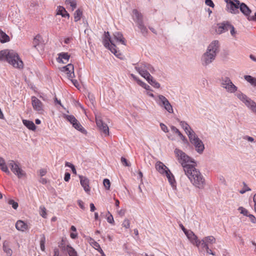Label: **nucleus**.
Here are the masks:
<instances>
[{
    "label": "nucleus",
    "mask_w": 256,
    "mask_h": 256,
    "mask_svg": "<svg viewBox=\"0 0 256 256\" xmlns=\"http://www.w3.org/2000/svg\"><path fill=\"white\" fill-rule=\"evenodd\" d=\"M80 180V183L82 186L83 187L86 192H88L90 191V188L89 186V180L82 176H79Z\"/></svg>",
    "instance_id": "nucleus-16"
},
{
    "label": "nucleus",
    "mask_w": 256,
    "mask_h": 256,
    "mask_svg": "<svg viewBox=\"0 0 256 256\" xmlns=\"http://www.w3.org/2000/svg\"><path fill=\"white\" fill-rule=\"evenodd\" d=\"M107 221L108 222L114 224V220L113 216L112 214H110L106 218Z\"/></svg>",
    "instance_id": "nucleus-55"
},
{
    "label": "nucleus",
    "mask_w": 256,
    "mask_h": 256,
    "mask_svg": "<svg viewBox=\"0 0 256 256\" xmlns=\"http://www.w3.org/2000/svg\"><path fill=\"white\" fill-rule=\"evenodd\" d=\"M65 3L67 5H70L72 10H74L76 7V0H66Z\"/></svg>",
    "instance_id": "nucleus-36"
},
{
    "label": "nucleus",
    "mask_w": 256,
    "mask_h": 256,
    "mask_svg": "<svg viewBox=\"0 0 256 256\" xmlns=\"http://www.w3.org/2000/svg\"><path fill=\"white\" fill-rule=\"evenodd\" d=\"M229 26H230V22L225 21L218 24L216 28V32L218 34H222L229 30Z\"/></svg>",
    "instance_id": "nucleus-13"
},
{
    "label": "nucleus",
    "mask_w": 256,
    "mask_h": 256,
    "mask_svg": "<svg viewBox=\"0 0 256 256\" xmlns=\"http://www.w3.org/2000/svg\"><path fill=\"white\" fill-rule=\"evenodd\" d=\"M31 99L34 109L38 112H42L43 111V104L42 102L34 96H32Z\"/></svg>",
    "instance_id": "nucleus-12"
},
{
    "label": "nucleus",
    "mask_w": 256,
    "mask_h": 256,
    "mask_svg": "<svg viewBox=\"0 0 256 256\" xmlns=\"http://www.w3.org/2000/svg\"><path fill=\"white\" fill-rule=\"evenodd\" d=\"M92 246H94V248L98 250L99 252H102V249L101 248L100 244L96 242H94L92 244Z\"/></svg>",
    "instance_id": "nucleus-47"
},
{
    "label": "nucleus",
    "mask_w": 256,
    "mask_h": 256,
    "mask_svg": "<svg viewBox=\"0 0 256 256\" xmlns=\"http://www.w3.org/2000/svg\"><path fill=\"white\" fill-rule=\"evenodd\" d=\"M156 104L161 108H164L169 114H172L174 110L172 106L168 100L162 94H158L154 98Z\"/></svg>",
    "instance_id": "nucleus-6"
},
{
    "label": "nucleus",
    "mask_w": 256,
    "mask_h": 256,
    "mask_svg": "<svg viewBox=\"0 0 256 256\" xmlns=\"http://www.w3.org/2000/svg\"><path fill=\"white\" fill-rule=\"evenodd\" d=\"M65 165L66 166H68L72 169V172L74 174H76V170L73 164L68 162H66Z\"/></svg>",
    "instance_id": "nucleus-43"
},
{
    "label": "nucleus",
    "mask_w": 256,
    "mask_h": 256,
    "mask_svg": "<svg viewBox=\"0 0 256 256\" xmlns=\"http://www.w3.org/2000/svg\"><path fill=\"white\" fill-rule=\"evenodd\" d=\"M180 124L184 130L188 137H189L190 136V134H192H192L195 133V132L192 130V129L186 122L184 121H180Z\"/></svg>",
    "instance_id": "nucleus-17"
},
{
    "label": "nucleus",
    "mask_w": 256,
    "mask_h": 256,
    "mask_svg": "<svg viewBox=\"0 0 256 256\" xmlns=\"http://www.w3.org/2000/svg\"><path fill=\"white\" fill-rule=\"evenodd\" d=\"M138 28L140 30L141 32L143 34H146L148 32V29L146 26L144 25V22L138 24Z\"/></svg>",
    "instance_id": "nucleus-37"
},
{
    "label": "nucleus",
    "mask_w": 256,
    "mask_h": 256,
    "mask_svg": "<svg viewBox=\"0 0 256 256\" xmlns=\"http://www.w3.org/2000/svg\"><path fill=\"white\" fill-rule=\"evenodd\" d=\"M240 12L248 18L250 16V14L252 12L250 8L244 3H240Z\"/></svg>",
    "instance_id": "nucleus-20"
},
{
    "label": "nucleus",
    "mask_w": 256,
    "mask_h": 256,
    "mask_svg": "<svg viewBox=\"0 0 256 256\" xmlns=\"http://www.w3.org/2000/svg\"><path fill=\"white\" fill-rule=\"evenodd\" d=\"M186 236L190 240L192 244L195 240H196L198 236L192 231L189 230L188 232L186 233Z\"/></svg>",
    "instance_id": "nucleus-28"
},
{
    "label": "nucleus",
    "mask_w": 256,
    "mask_h": 256,
    "mask_svg": "<svg viewBox=\"0 0 256 256\" xmlns=\"http://www.w3.org/2000/svg\"><path fill=\"white\" fill-rule=\"evenodd\" d=\"M220 42L218 40L211 42L208 46L206 52L201 58V63L203 66H208L214 60L220 51Z\"/></svg>",
    "instance_id": "nucleus-3"
},
{
    "label": "nucleus",
    "mask_w": 256,
    "mask_h": 256,
    "mask_svg": "<svg viewBox=\"0 0 256 256\" xmlns=\"http://www.w3.org/2000/svg\"><path fill=\"white\" fill-rule=\"evenodd\" d=\"M103 184L106 189L108 190L110 188V182L109 180L105 178L104 180Z\"/></svg>",
    "instance_id": "nucleus-45"
},
{
    "label": "nucleus",
    "mask_w": 256,
    "mask_h": 256,
    "mask_svg": "<svg viewBox=\"0 0 256 256\" xmlns=\"http://www.w3.org/2000/svg\"><path fill=\"white\" fill-rule=\"evenodd\" d=\"M57 14L61 15L62 17H69L70 16L65 8L61 6H58Z\"/></svg>",
    "instance_id": "nucleus-31"
},
{
    "label": "nucleus",
    "mask_w": 256,
    "mask_h": 256,
    "mask_svg": "<svg viewBox=\"0 0 256 256\" xmlns=\"http://www.w3.org/2000/svg\"><path fill=\"white\" fill-rule=\"evenodd\" d=\"M250 190H251L250 188L247 186V185L245 183H244V188L242 190H240V192L242 194H243L245 193L246 192L250 191Z\"/></svg>",
    "instance_id": "nucleus-52"
},
{
    "label": "nucleus",
    "mask_w": 256,
    "mask_h": 256,
    "mask_svg": "<svg viewBox=\"0 0 256 256\" xmlns=\"http://www.w3.org/2000/svg\"><path fill=\"white\" fill-rule=\"evenodd\" d=\"M42 40V37L40 35H37L34 38L33 40V44L34 46L36 48L37 46L39 44V43Z\"/></svg>",
    "instance_id": "nucleus-40"
},
{
    "label": "nucleus",
    "mask_w": 256,
    "mask_h": 256,
    "mask_svg": "<svg viewBox=\"0 0 256 256\" xmlns=\"http://www.w3.org/2000/svg\"><path fill=\"white\" fill-rule=\"evenodd\" d=\"M178 135L179 136L181 140L184 143L188 142V140L180 132L179 134H178Z\"/></svg>",
    "instance_id": "nucleus-56"
},
{
    "label": "nucleus",
    "mask_w": 256,
    "mask_h": 256,
    "mask_svg": "<svg viewBox=\"0 0 256 256\" xmlns=\"http://www.w3.org/2000/svg\"><path fill=\"white\" fill-rule=\"evenodd\" d=\"M244 140H247L248 142H254V138L252 137H251V136H244Z\"/></svg>",
    "instance_id": "nucleus-62"
},
{
    "label": "nucleus",
    "mask_w": 256,
    "mask_h": 256,
    "mask_svg": "<svg viewBox=\"0 0 256 256\" xmlns=\"http://www.w3.org/2000/svg\"><path fill=\"white\" fill-rule=\"evenodd\" d=\"M78 206H80V207L82 209V210H84L85 209V207L84 206V203L81 200H78Z\"/></svg>",
    "instance_id": "nucleus-63"
},
{
    "label": "nucleus",
    "mask_w": 256,
    "mask_h": 256,
    "mask_svg": "<svg viewBox=\"0 0 256 256\" xmlns=\"http://www.w3.org/2000/svg\"><path fill=\"white\" fill-rule=\"evenodd\" d=\"M100 130H102L103 133L106 135L108 136L109 134V128L107 124H104L102 128H99Z\"/></svg>",
    "instance_id": "nucleus-41"
},
{
    "label": "nucleus",
    "mask_w": 256,
    "mask_h": 256,
    "mask_svg": "<svg viewBox=\"0 0 256 256\" xmlns=\"http://www.w3.org/2000/svg\"><path fill=\"white\" fill-rule=\"evenodd\" d=\"M248 20L249 21H256V12L254 14V16H248Z\"/></svg>",
    "instance_id": "nucleus-64"
},
{
    "label": "nucleus",
    "mask_w": 256,
    "mask_h": 256,
    "mask_svg": "<svg viewBox=\"0 0 256 256\" xmlns=\"http://www.w3.org/2000/svg\"><path fill=\"white\" fill-rule=\"evenodd\" d=\"M238 210L242 214H243L244 216H248V211L243 207H240L238 208Z\"/></svg>",
    "instance_id": "nucleus-48"
},
{
    "label": "nucleus",
    "mask_w": 256,
    "mask_h": 256,
    "mask_svg": "<svg viewBox=\"0 0 256 256\" xmlns=\"http://www.w3.org/2000/svg\"><path fill=\"white\" fill-rule=\"evenodd\" d=\"M170 129L172 132L176 134H177L180 132L176 126H170Z\"/></svg>",
    "instance_id": "nucleus-60"
},
{
    "label": "nucleus",
    "mask_w": 256,
    "mask_h": 256,
    "mask_svg": "<svg viewBox=\"0 0 256 256\" xmlns=\"http://www.w3.org/2000/svg\"><path fill=\"white\" fill-rule=\"evenodd\" d=\"M227 5L228 11L233 14H238L239 13L238 8L240 2L238 0H224Z\"/></svg>",
    "instance_id": "nucleus-10"
},
{
    "label": "nucleus",
    "mask_w": 256,
    "mask_h": 256,
    "mask_svg": "<svg viewBox=\"0 0 256 256\" xmlns=\"http://www.w3.org/2000/svg\"><path fill=\"white\" fill-rule=\"evenodd\" d=\"M69 256H78L77 252L71 246L68 245L66 248Z\"/></svg>",
    "instance_id": "nucleus-32"
},
{
    "label": "nucleus",
    "mask_w": 256,
    "mask_h": 256,
    "mask_svg": "<svg viewBox=\"0 0 256 256\" xmlns=\"http://www.w3.org/2000/svg\"><path fill=\"white\" fill-rule=\"evenodd\" d=\"M146 80L149 82L151 85L153 84V83L156 82L154 80L152 76L150 74V77L148 78H144Z\"/></svg>",
    "instance_id": "nucleus-57"
},
{
    "label": "nucleus",
    "mask_w": 256,
    "mask_h": 256,
    "mask_svg": "<svg viewBox=\"0 0 256 256\" xmlns=\"http://www.w3.org/2000/svg\"><path fill=\"white\" fill-rule=\"evenodd\" d=\"M190 135L188 137L190 142L194 146L198 154H202L204 150V146L203 142L198 138L196 133Z\"/></svg>",
    "instance_id": "nucleus-7"
},
{
    "label": "nucleus",
    "mask_w": 256,
    "mask_h": 256,
    "mask_svg": "<svg viewBox=\"0 0 256 256\" xmlns=\"http://www.w3.org/2000/svg\"><path fill=\"white\" fill-rule=\"evenodd\" d=\"M221 86L230 94H234V96L242 102L252 112L256 114V102L241 91L238 90L231 80L227 76L222 77L220 80Z\"/></svg>",
    "instance_id": "nucleus-1"
},
{
    "label": "nucleus",
    "mask_w": 256,
    "mask_h": 256,
    "mask_svg": "<svg viewBox=\"0 0 256 256\" xmlns=\"http://www.w3.org/2000/svg\"><path fill=\"white\" fill-rule=\"evenodd\" d=\"M6 60L15 68L23 67V62L18 54L13 50H4L0 51V61Z\"/></svg>",
    "instance_id": "nucleus-4"
},
{
    "label": "nucleus",
    "mask_w": 256,
    "mask_h": 256,
    "mask_svg": "<svg viewBox=\"0 0 256 256\" xmlns=\"http://www.w3.org/2000/svg\"><path fill=\"white\" fill-rule=\"evenodd\" d=\"M103 44L104 46L108 48L115 56H118L119 51L117 50L116 46L114 44V41L110 37V33L108 32H104V38L103 40Z\"/></svg>",
    "instance_id": "nucleus-9"
},
{
    "label": "nucleus",
    "mask_w": 256,
    "mask_h": 256,
    "mask_svg": "<svg viewBox=\"0 0 256 256\" xmlns=\"http://www.w3.org/2000/svg\"><path fill=\"white\" fill-rule=\"evenodd\" d=\"M174 154L178 162L181 164L184 171L186 170L190 167L195 164L194 159L189 156L181 150L176 148Z\"/></svg>",
    "instance_id": "nucleus-5"
},
{
    "label": "nucleus",
    "mask_w": 256,
    "mask_h": 256,
    "mask_svg": "<svg viewBox=\"0 0 256 256\" xmlns=\"http://www.w3.org/2000/svg\"><path fill=\"white\" fill-rule=\"evenodd\" d=\"M8 166L13 173L16 175L18 178H22L25 176L24 172L14 160H9Z\"/></svg>",
    "instance_id": "nucleus-11"
},
{
    "label": "nucleus",
    "mask_w": 256,
    "mask_h": 256,
    "mask_svg": "<svg viewBox=\"0 0 256 256\" xmlns=\"http://www.w3.org/2000/svg\"><path fill=\"white\" fill-rule=\"evenodd\" d=\"M166 176L168 179V180L172 186H175L176 180L174 175L170 172V170H168L166 173L164 174Z\"/></svg>",
    "instance_id": "nucleus-27"
},
{
    "label": "nucleus",
    "mask_w": 256,
    "mask_h": 256,
    "mask_svg": "<svg viewBox=\"0 0 256 256\" xmlns=\"http://www.w3.org/2000/svg\"><path fill=\"white\" fill-rule=\"evenodd\" d=\"M122 226L123 227L126 228H129L130 227V222L128 218H125L123 221L122 224Z\"/></svg>",
    "instance_id": "nucleus-46"
},
{
    "label": "nucleus",
    "mask_w": 256,
    "mask_h": 256,
    "mask_svg": "<svg viewBox=\"0 0 256 256\" xmlns=\"http://www.w3.org/2000/svg\"><path fill=\"white\" fill-rule=\"evenodd\" d=\"M229 30H230V32L231 35L232 36L235 37L236 32L235 30V28H234V26L232 25L231 24H230V26H229Z\"/></svg>",
    "instance_id": "nucleus-49"
},
{
    "label": "nucleus",
    "mask_w": 256,
    "mask_h": 256,
    "mask_svg": "<svg viewBox=\"0 0 256 256\" xmlns=\"http://www.w3.org/2000/svg\"><path fill=\"white\" fill-rule=\"evenodd\" d=\"M138 84L144 88V89H146L147 90H150V86L144 83V82H142V80H138Z\"/></svg>",
    "instance_id": "nucleus-44"
},
{
    "label": "nucleus",
    "mask_w": 256,
    "mask_h": 256,
    "mask_svg": "<svg viewBox=\"0 0 256 256\" xmlns=\"http://www.w3.org/2000/svg\"><path fill=\"white\" fill-rule=\"evenodd\" d=\"M72 126L77 130L84 133L86 132L85 130L82 128V126L76 120V122H74L72 124Z\"/></svg>",
    "instance_id": "nucleus-34"
},
{
    "label": "nucleus",
    "mask_w": 256,
    "mask_h": 256,
    "mask_svg": "<svg viewBox=\"0 0 256 256\" xmlns=\"http://www.w3.org/2000/svg\"><path fill=\"white\" fill-rule=\"evenodd\" d=\"M205 4L211 8H213L214 7V4L212 0H205Z\"/></svg>",
    "instance_id": "nucleus-53"
},
{
    "label": "nucleus",
    "mask_w": 256,
    "mask_h": 256,
    "mask_svg": "<svg viewBox=\"0 0 256 256\" xmlns=\"http://www.w3.org/2000/svg\"><path fill=\"white\" fill-rule=\"evenodd\" d=\"M70 58V56L67 52H62L58 54V59L59 62H62L64 64L67 62Z\"/></svg>",
    "instance_id": "nucleus-23"
},
{
    "label": "nucleus",
    "mask_w": 256,
    "mask_h": 256,
    "mask_svg": "<svg viewBox=\"0 0 256 256\" xmlns=\"http://www.w3.org/2000/svg\"><path fill=\"white\" fill-rule=\"evenodd\" d=\"M0 41L2 43L10 41L9 36L0 29Z\"/></svg>",
    "instance_id": "nucleus-30"
},
{
    "label": "nucleus",
    "mask_w": 256,
    "mask_h": 256,
    "mask_svg": "<svg viewBox=\"0 0 256 256\" xmlns=\"http://www.w3.org/2000/svg\"><path fill=\"white\" fill-rule=\"evenodd\" d=\"M46 242V238L44 234H42L40 236V249L42 251H44L45 250V244Z\"/></svg>",
    "instance_id": "nucleus-38"
},
{
    "label": "nucleus",
    "mask_w": 256,
    "mask_h": 256,
    "mask_svg": "<svg viewBox=\"0 0 256 256\" xmlns=\"http://www.w3.org/2000/svg\"><path fill=\"white\" fill-rule=\"evenodd\" d=\"M62 70L64 72L68 78H72L74 77V66L73 64H69L62 68Z\"/></svg>",
    "instance_id": "nucleus-14"
},
{
    "label": "nucleus",
    "mask_w": 256,
    "mask_h": 256,
    "mask_svg": "<svg viewBox=\"0 0 256 256\" xmlns=\"http://www.w3.org/2000/svg\"><path fill=\"white\" fill-rule=\"evenodd\" d=\"M184 174L190 180L192 185L200 190H202L206 186V180L195 164L184 171Z\"/></svg>",
    "instance_id": "nucleus-2"
},
{
    "label": "nucleus",
    "mask_w": 256,
    "mask_h": 256,
    "mask_svg": "<svg viewBox=\"0 0 256 256\" xmlns=\"http://www.w3.org/2000/svg\"><path fill=\"white\" fill-rule=\"evenodd\" d=\"M156 170L161 174H165L170 170L162 162H158L156 164Z\"/></svg>",
    "instance_id": "nucleus-18"
},
{
    "label": "nucleus",
    "mask_w": 256,
    "mask_h": 256,
    "mask_svg": "<svg viewBox=\"0 0 256 256\" xmlns=\"http://www.w3.org/2000/svg\"><path fill=\"white\" fill-rule=\"evenodd\" d=\"M22 123L28 128L30 130L34 131L36 129V126L32 121L23 120Z\"/></svg>",
    "instance_id": "nucleus-24"
},
{
    "label": "nucleus",
    "mask_w": 256,
    "mask_h": 256,
    "mask_svg": "<svg viewBox=\"0 0 256 256\" xmlns=\"http://www.w3.org/2000/svg\"><path fill=\"white\" fill-rule=\"evenodd\" d=\"M0 168L2 172H6L8 174H10L6 164L4 160L2 157H0Z\"/></svg>",
    "instance_id": "nucleus-25"
},
{
    "label": "nucleus",
    "mask_w": 256,
    "mask_h": 256,
    "mask_svg": "<svg viewBox=\"0 0 256 256\" xmlns=\"http://www.w3.org/2000/svg\"><path fill=\"white\" fill-rule=\"evenodd\" d=\"M160 127L161 128V130L164 132L166 133L168 132V127L166 124H164L163 123H160Z\"/></svg>",
    "instance_id": "nucleus-50"
},
{
    "label": "nucleus",
    "mask_w": 256,
    "mask_h": 256,
    "mask_svg": "<svg viewBox=\"0 0 256 256\" xmlns=\"http://www.w3.org/2000/svg\"><path fill=\"white\" fill-rule=\"evenodd\" d=\"M40 214L44 218H46V208L43 206H41L40 207Z\"/></svg>",
    "instance_id": "nucleus-39"
},
{
    "label": "nucleus",
    "mask_w": 256,
    "mask_h": 256,
    "mask_svg": "<svg viewBox=\"0 0 256 256\" xmlns=\"http://www.w3.org/2000/svg\"><path fill=\"white\" fill-rule=\"evenodd\" d=\"M132 18L137 24L143 22L142 14L136 10H132Z\"/></svg>",
    "instance_id": "nucleus-19"
},
{
    "label": "nucleus",
    "mask_w": 256,
    "mask_h": 256,
    "mask_svg": "<svg viewBox=\"0 0 256 256\" xmlns=\"http://www.w3.org/2000/svg\"><path fill=\"white\" fill-rule=\"evenodd\" d=\"M16 228L20 231L24 232L28 229V225L24 221L19 220L16 224Z\"/></svg>",
    "instance_id": "nucleus-21"
},
{
    "label": "nucleus",
    "mask_w": 256,
    "mask_h": 256,
    "mask_svg": "<svg viewBox=\"0 0 256 256\" xmlns=\"http://www.w3.org/2000/svg\"><path fill=\"white\" fill-rule=\"evenodd\" d=\"M202 240H200L198 238L196 239L192 244L196 246L197 247H199L200 245L202 246Z\"/></svg>",
    "instance_id": "nucleus-61"
},
{
    "label": "nucleus",
    "mask_w": 256,
    "mask_h": 256,
    "mask_svg": "<svg viewBox=\"0 0 256 256\" xmlns=\"http://www.w3.org/2000/svg\"><path fill=\"white\" fill-rule=\"evenodd\" d=\"M114 39L118 42L121 43L124 45H126L124 38L122 33L118 32H115L114 34Z\"/></svg>",
    "instance_id": "nucleus-22"
},
{
    "label": "nucleus",
    "mask_w": 256,
    "mask_h": 256,
    "mask_svg": "<svg viewBox=\"0 0 256 256\" xmlns=\"http://www.w3.org/2000/svg\"><path fill=\"white\" fill-rule=\"evenodd\" d=\"M3 250L6 253L7 256H11L12 254V250L9 247L8 242L4 241L2 246Z\"/></svg>",
    "instance_id": "nucleus-26"
},
{
    "label": "nucleus",
    "mask_w": 256,
    "mask_h": 256,
    "mask_svg": "<svg viewBox=\"0 0 256 256\" xmlns=\"http://www.w3.org/2000/svg\"><path fill=\"white\" fill-rule=\"evenodd\" d=\"M121 162L123 164H124L125 166H130V164L128 162L126 159L125 158H124L122 157Z\"/></svg>",
    "instance_id": "nucleus-58"
},
{
    "label": "nucleus",
    "mask_w": 256,
    "mask_h": 256,
    "mask_svg": "<svg viewBox=\"0 0 256 256\" xmlns=\"http://www.w3.org/2000/svg\"><path fill=\"white\" fill-rule=\"evenodd\" d=\"M8 203L10 205H12L14 209L16 210L18 208V204L17 202H14L12 200H9L8 201Z\"/></svg>",
    "instance_id": "nucleus-42"
},
{
    "label": "nucleus",
    "mask_w": 256,
    "mask_h": 256,
    "mask_svg": "<svg viewBox=\"0 0 256 256\" xmlns=\"http://www.w3.org/2000/svg\"><path fill=\"white\" fill-rule=\"evenodd\" d=\"M202 248L206 250L207 254H212V256L215 255V253L212 252V250L209 248L208 246H204V247H202Z\"/></svg>",
    "instance_id": "nucleus-54"
},
{
    "label": "nucleus",
    "mask_w": 256,
    "mask_h": 256,
    "mask_svg": "<svg viewBox=\"0 0 256 256\" xmlns=\"http://www.w3.org/2000/svg\"><path fill=\"white\" fill-rule=\"evenodd\" d=\"M202 246H208L209 244H214L216 242V238L212 236H209L204 238L202 240Z\"/></svg>",
    "instance_id": "nucleus-15"
},
{
    "label": "nucleus",
    "mask_w": 256,
    "mask_h": 256,
    "mask_svg": "<svg viewBox=\"0 0 256 256\" xmlns=\"http://www.w3.org/2000/svg\"><path fill=\"white\" fill-rule=\"evenodd\" d=\"M82 14V12L80 9L77 10L74 14V20L75 22H78L80 20L81 16Z\"/></svg>",
    "instance_id": "nucleus-35"
},
{
    "label": "nucleus",
    "mask_w": 256,
    "mask_h": 256,
    "mask_svg": "<svg viewBox=\"0 0 256 256\" xmlns=\"http://www.w3.org/2000/svg\"><path fill=\"white\" fill-rule=\"evenodd\" d=\"M96 124L99 128H102V126L105 124L100 118H96Z\"/></svg>",
    "instance_id": "nucleus-51"
},
{
    "label": "nucleus",
    "mask_w": 256,
    "mask_h": 256,
    "mask_svg": "<svg viewBox=\"0 0 256 256\" xmlns=\"http://www.w3.org/2000/svg\"><path fill=\"white\" fill-rule=\"evenodd\" d=\"M135 69L144 78H148L150 76V74L148 70L152 72L154 70L151 65L146 63H141L138 64L135 66Z\"/></svg>",
    "instance_id": "nucleus-8"
},
{
    "label": "nucleus",
    "mask_w": 256,
    "mask_h": 256,
    "mask_svg": "<svg viewBox=\"0 0 256 256\" xmlns=\"http://www.w3.org/2000/svg\"><path fill=\"white\" fill-rule=\"evenodd\" d=\"M244 78L248 82L254 86H256V78H254L250 75H246L244 76Z\"/></svg>",
    "instance_id": "nucleus-29"
},
{
    "label": "nucleus",
    "mask_w": 256,
    "mask_h": 256,
    "mask_svg": "<svg viewBox=\"0 0 256 256\" xmlns=\"http://www.w3.org/2000/svg\"><path fill=\"white\" fill-rule=\"evenodd\" d=\"M64 118L68 121L71 124H73L74 122H76V119L72 115H68L66 114H63Z\"/></svg>",
    "instance_id": "nucleus-33"
},
{
    "label": "nucleus",
    "mask_w": 256,
    "mask_h": 256,
    "mask_svg": "<svg viewBox=\"0 0 256 256\" xmlns=\"http://www.w3.org/2000/svg\"><path fill=\"white\" fill-rule=\"evenodd\" d=\"M248 216L249 217V218L252 222L255 224L256 223V218L252 214H249Z\"/></svg>",
    "instance_id": "nucleus-59"
}]
</instances>
